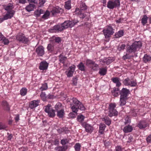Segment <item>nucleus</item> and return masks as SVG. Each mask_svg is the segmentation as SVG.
<instances>
[{"instance_id": "f257e3e1", "label": "nucleus", "mask_w": 151, "mask_h": 151, "mask_svg": "<svg viewBox=\"0 0 151 151\" xmlns=\"http://www.w3.org/2000/svg\"><path fill=\"white\" fill-rule=\"evenodd\" d=\"M72 100L73 104H70V107L73 112L76 113L79 109L82 111L85 110L83 105L76 98H73Z\"/></svg>"}, {"instance_id": "f03ea898", "label": "nucleus", "mask_w": 151, "mask_h": 151, "mask_svg": "<svg viewBox=\"0 0 151 151\" xmlns=\"http://www.w3.org/2000/svg\"><path fill=\"white\" fill-rule=\"evenodd\" d=\"M142 46V43L141 42H135L131 45L127 47L126 51L129 53H134L137 51V49L140 48Z\"/></svg>"}, {"instance_id": "7ed1b4c3", "label": "nucleus", "mask_w": 151, "mask_h": 151, "mask_svg": "<svg viewBox=\"0 0 151 151\" xmlns=\"http://www.w3.org/2000/svg\"><path fill=\"white\" fill-rule=\"evenodd\" d=\"M120 2L119 0H109L107 3V7L110 9L119 7Z\"/></svg>"}, {"instance_id": "20e7f679", "label": "nucleus", "mask_w": 151, "mask_h": 151, "mask_svg": "<svg viewBox=\"0 0 151 151\" xmlns=\"http://www.w3.org/2000/svg\"><path fill=\"white\" fill-rule=\"evenodd\" d=\"M114 29L111 26H108L105 29H104L103 32L106 38L110 37L111 35H112L114 32Z\"/></svg>"}, {"instance_id": "39448f33", "label": "nucleus", "mask_w": 151, "mask_h": 151, "mask_svg": "<svg viewBox=\"0 0 151 151\" xmlns=\"http://www.w3.org/2000/svg\"><path fill=\"white\" fill-rule=\"evenodd\" d=\"M78 21L77 20H68L65 21L61 25L64 29L68 28L69 27H73L75 24H77Z\"/></svg>"}, {"instance_id": "423d86ee", "label": "nucleus", "mask_w": 151, "mask_h": 151, "mask_svg": "<svg viewBox=\"0 0 151 151\" xmlns=\"http://www.w3.org/2000/svg\"><path fill=\"white\" fill-rule=\"evenodd\" d=\"M116 106V105L114 104H111L109 105L108 115L109 117H111L113 116L117 115L118 112L115 109Z\"/></svg>"}, {"instance_id": "0eeeda50", "label": "nucleus", "mask_w": 151, "mask_h": 151, "mask_svg": "<svg viewBox=\"0 0 151 151\" xmlns=\"http://www.w3.org/2000/svg\"><path fill=\"white\" fill-rule=\"evenodd\" d=\"M51 105L50 104H48L45 106V111L47 113L48 115L50 117L53 118L55 116V110L51 108Z\"/></svg>"}, {"instance_id": "6e6552de", "label": "nucleus", "mask_w": 151, "mask_h": 151, "mask_svg": "<svg viewBox=\"0 0 151 151\" xmlns=\"http://www.w3.org/2000/svg\"><path fill=\"white\" fill-rule=\"evenodd\" d=\"M16 39L20 42L26 44L28 42L29 40L23 34H19L16 36Z\"/></svg>"}, {"instance_id": "1a4fd4ad", "label": "nucleus", "mask_w": 151, "mask_h": 151, "mask_svg": "<svg viewBox=\"0 0 151 151\" xmlns=\"http://www.w3.org/2000/svg\"><path fill=\"white\" fill-rule=\"evenodd\" d=\"M61 25H56L54 26L52 28L49 29V32L51 33L56 32L63 30V28Z\"/></svg>"}, {"instance_id": "9d476101", "label": "nucleus", "mask_w": 151, "mask_h": 151, "mask_svg": "<svg viewBox=\"0 0 151 151\" xmlns=\"http://www.w3.org/2000/svg\"><path fill=\"white\" fill-rule=\"evenodd\" d=\"M149 124L145 120H141L139 122L137 126L140 129H143L147 127Z\"/></svg>"}, {"instance_id": "9b49d317", "label": "nucleus", "mask_w": 151, "mask_h": 151, "mask_svg": "<svg viewBox=\"0 0 151 151\" xmlns=\"http://www.w3.org/2000/svg\"><path fill=\"white\" fill-rule=\"evenodd\" d=\"M36 52L38 56H42L45 54L44 48L42 46H40L36 48Z\"/></svg>"}, {"instance_id": "f8f14e48", "label": "nucleus", "mask_w": 151, "mask_h": 151, "mask_svg": "<svg viewBox=\"0 0 151 151\" xmlns=\"http://www.w3.org/2000/svg\"><path fill=\"white\" fill-rule=\"evenodd\" d=\"M119 92L120 97L128 98L127 96L130 91L126 88H123Z\"/></svg>"}, {"instance_id": "ddd939ff", "label": "nucleus", "mask_w": 151, "mask_h": 151, "mask_svg": "<svg viewBox=\"0 0 151 151\" xmlns=\"http://www.w3.org/2000/svg\"><path fill=\"white\" fill-rule=\"evenodd\" d=\"M75 68L76 66L73 65L69 67V70L68 71H65V73L68 77H70L73 76Z\"/></svg>"}, {"instance_id": "4468645a", "label": "nucleus", "mask_w": 151, "mask_h": 151, "mask_svg": "<svg viewBox=\"0 0 151 151\" xmlns=\"http://www.w3.org/2000/svg\"><path fill=\"white\" fill-rule=\"evenodd\" d=\"M40 101L39 100L31 101L29 104V107L31 109L35 108L39 105Z\"/></svg>"}, {"instance_id": "2eb2a0df", "label": "nucleus", "mask_w": 151, "mask_h": 151, "mask_svg": "<svg viewBox=\"0 0 151 151\" xmlns=\"http://www.w3.org/2000/svg\"><path fill=\"white\" fill-rule=\"evenodd\" d=\"M48 64L45 61L41 62L40 64L39 68L41 70H46L48 67Z\"/></svg>"}, {"instance_id": "dca6fc26", "label": "nucleus", "mask_w": 151, "mask_h": 151, "mask_svg": "<svg viewBox=\"0 0 151 151\" xmlns=\"http://www.w3.org/2000/svg\"><path fill=\"white\" fill-rule=\"evenodd\" d=\"M85 128L87 132H91L93 130V128L90 124H87L86 122H84L81 124Z\"/></svg>"}, {"instance_id": "f3484780", "label": "nucleus", "mask_w": 151, "mask_h": 151, "mask_svg": "<svg viewBox=\"0 0 151 151\" xmlns=\"http://www.w3.org/2000/svg\"><path fill=\"white\" fill-rule=\"evenodd\" d=\"M4 9L7 12H10L12 11H14L13 10L14 8V6L13 3H9L6 5L4 6Z\"/></svg>"}, {"instance_id": "a211bd4d", "label": "nucleus", "mask_w": 151, "mask_h": 151, "mask_svg": "<svg viewBox=\"0 0 151 151\" xmlns=\"http://www.w3.org/2000/svg\"><path fill=\"white\" fill-rule=\"evenodd\" d=\"M114 60V59L113 58H106L101 60V62L104 63V65L105 63L106 64L108 65L113 62Z\"/></svg>"}, {"instance_id": "6ab92c4d", "label": "nucleus", "mask_w": 151, "mask_h": 151, "mask_svg": "<svg viewBox=\"0 0 151 151\" xmlns=\"http://www.w3.org/2000/svg\"><path fill=\"white\" fill-rule=\"evenodd\" d=\"M111 81L115 83L116 84V86L118 88L122 85L120 82V79L118 77L112 78L111 79Z\"/></svg>"}, {"instance_id": "aec40b11", "label": "nucleus", "mask_w": 151, "mask_h": 151, "mask_svg": "<svg viewBox=\"0 0 151 151\" xmlns=\"http://www.w3.org/2000/svg\"><path fill=\"white\" fill-rule=\"evenodd\" d=\"M15 13L14 11H12L10 12H7L6 14L4 15L3 17L5 20L11 19L13 17Z\"/></svg>"}, {"instance_id": "412c9836", "label": "nucleus", "mask_w": 151, "mask_h": 151, "mask_svg": "<svg viewBox=\"0 0 151 151\" xmlns=\"http://www.w3.org/2000/svg\"><path fill=\"white\" fill-rule=\"evenodd\" d=\"M80 9L77 8L76 9L75 12H77V11H82V10H85L87 9V6L84 2H82L80 6Z\"/></svg>"}, {"instance_id": "4be33fe9", "label": "nucleus", "mask_w": 151, "mask_h": 151, "mask_svg": "<svg viewBox=\"0 0 151 151\" xmlns=\"http://www.w3.org/2000/svg\"><path fill=\"white\" fill-rule=\"evenodd\" d=\"M2 104L4 109L7 111H9L10 106L6 101H3Z\"/></svg>"}, {"instance_id": "5701e85b", "label": "nucleus", "mask_w": 151, "mask_h": 151, "mask_svg": "<svg viewBox=\"0 0 151 151\" xmlns=\"http://www.w3.org/2000/svg\"><path fill=\"white\" fill-rule=\"evenodd\" d=\"M62 10L61 8H54L51 11V12L53 15H55L61 12V10L62 11Z\"/></svg>"}, {"instance_id": "b1692460", "label": "nucleus", "mask_w": 151, "mask_h": 151, "mask_svg": "<svg viewBox=\"0 0 151 151\" xmlns=\"http://www.w3.org/2000/svg\"><path fill=\"white\" fill-rule=\"evenodd\" d=\"M107 71V68H102L99 69V73L101 76H104L106 74Z\"/></svg>"}, {"instance_id": "393cba45", "label": "nucleus", "mask_w": 151, "mask_h": 151, "mask_svg": "<svg viewBox=\"0 0 151 151\" xmlns=\"http://www.w3.org/2000/svg\"><path fill=\"white\" fill-rule=\"evenodd\" d=\"M35 7V5L29 4L26 6L25 9L27 12H29L33 11Z\"/></svg>"}, {"instance_id": "a878e982", "label": "nucleus", "mask_w": 151, "mask_h": 151, "mask_svg": "<svg viewBox=\"0 0 151 151\" xmlns=\"http://www.w3.org/2000/svg\"><path fill=\"white\" fill-rule=\"evenodd\" d=\"M127 99L128 98L120 97V99L119 105L120 106H122L126 104V101Z\"/></svg>"}, {"instance_id": "bb28decb", "label": "nucleus", "mask_w": 151, "mask_h": 151, "mask_svg": "<svg viewBox=\"0 0 151 151\" xmlns=\"http://www.w3.org/2000/svg\"><path fill=\"white\" fill-rule=\"evenodd\" d=\"M59 61L64 64L65 62L67 59V58L66 57L64 56L62 54H60L59 56Z\"/></svg>"}, {"instance_id": "cd10ccee", "label": "nucleus", "mask_w": 151, "mask_h": 151, "mask_svg": "<svg viewBox=\"0 0 151 151\" xmlns=\"http://www.w3.org/2000/svg\"><path fill=\"white\" fill-rule=\"evenodd\" d=\"M56 151H65L67 148L65 146H58L55 147L54 149Z\"/></svg>"}, {"instance_id": "c85d7f7f", "label": "nucleus", "mask_w": 151, "mask_h": 151, "mask_svg": "<svg viewBox=\"0 0 151 151\" xmlns=\"http://www.w3.org/2000/svg\"><path fill=\"white\" fill-rule=\"evenodd\" d=\"M132 126L128 125L125 127L123 131L125 133H128L131 132L132 130Z\"/></svg>"}, {"instance_id": "c756f323", "label": "nucleus", "mask_w": 151, "mask_h": 151, "mask_svg": "<svg viewBox=\"0 0 151 151\" xmlns=\"http://www.w3.org/2000/svg\"><path fill=\"white\" fill-rule=\"evenodd\" d=\"M106 127V125L104 124H101L99 126V132L101 134H104V131Z\"/></svg>"}, {"instance_id": "7c9ffc66", "label": "nucleus", "mask_w": 151, "mask_h": 151, "mask_svg": "<svg viewBox=\"0 0 151 151\" xmlns=\"http://www.w3.org/2000/svg\"><path fill=\"white\" fill-rule=\"evenodd\" d=\"M47 49L50 52H52L54 50V44L50 43L48 45Z\"/></svg>"}, {"instance_id": "2f4dec72", "label": "nucleus", "mask_w": 151, "mask_h": 151, "mask_svg": "<svg viewBox=\"0 0 151 151\" xmlns=\"http://www.w3.org/2000/svg\"><path fill=\"white\" fill-rule=\"evenodd\" d=\"M57 115L59 118H62L63 117L64 114V111L63 109H61L57 111Z\"/></svg>"}, {"instance_id": "473e14b6", "label": "nucleus", "mask_w": 151, "mask_h": 151, "mask_svg": "<svg viewBox=\"0 0 151 151\" xmlns=\"http://www.w3.org/2000/svg\"><path fill=\"white\" fill-rule=\"evenodd\" d=\"M119 89L118 87L114 88L112 92L114 96L116 97L119 95Z\"/></svg>"}, {"instance_id": "72a5a7b5", "label": "nucleus", "mask_w": 151, "mask_h": 151, "mask_svg": "<svg viewBox=\"0 0 151 151\" xmlns=\"http://www.w3.org/2000/svg\"><path fill=\"white\" fill-rule=\"evenodd\" d=\"M151 57L150 55H148L147 54H146L144 55V56L143 58L144 62L145 63L150 61L151 60Z\"/></svg>"}, {"instance_id": "f704fd0d", "label": "nucleus", "mask_w": 151, "mask_h": 151, "mask_svg": "<svg viewBox=\"0 0 151 151\" xmlns=\"http://www.w3.org/2000/svg\"><path fill=\"white\" fill-rule=\"evenodd\" d=\"M124 35V32L123 30H121L119 31L118 32H116L115 34V38H118Z\"/></svg>"}, {"instance_id": "c9c22d12", "label": "nucleus", "mask_w": 151, "mask_h": 151, "mask_svg": "<svg viewBox=\"0 0 151 151\" xmlns=\"http://www.w3.org/2000/svg\"><path fill=\"white\" fill-rule=\"evenodd\" d=\"M102 120L103 121H104L106 124L108 125H109L111 123V120L107 117H106L103 118Z\"/></svg>"}, {"instance_id": "e433bc0d", "label": "nucleus", "mask_w": 151, "mask_h": 151, "mask_svg": "<svg viewBox=\"0 0 151 151\" xmlns=\"http://www.w3.org/2000/svg\"><path fill=\"white\" fill-rule=\"evenodd\" d=\"M148 19V17L146 15H144L143 16V18L141 19V22L143 26L145 25L147 23Z\"/></svg>"}, {"instance_id": "4c0bfd02", "label": "nucleus", "mask_w": 151, "mask_h": 151, "mask_svg": "<svg viewBox=\"0 0 151 151\" xmlns=\"http://www.w3.org/2000/svg\"><path fill=\"white\" fill-rule=\"evenodd\" d=\"M43 10L42 9H40L35 11L34 13L35 15H36L37 17H39L41 14H43Z\"/></svg>"}, {"instance_id": "58836bf2", "label": "nucleus", "mask_w": 151, "mask_h": 151, "mask_svg": "<svg viewBox=\"0 0 151 151\" xmlns=\"http://www.w3.org/2000/svg\"><path fill=\"white\" fill-rule=\"evenodd\" d=\"M77 67L78 69L81 71H84L85 70V66L82 62L80 63L77 65Z\"/></svg>"}, {"instance_id": "ea45409f", "label": "nucleus", "mask_w": 151, "mask_h": 151, "mask_svg": "<svg viewBox=\"0 0 151 151\" xmlns=\"http://www.w3.org/2000/svg\"><path fill=\"white\" fill-rule=\"evenodd\" d=\"M70 0H68L65 2V8L68 10H69L71 8Z\"/></svg>"}, {"instance_id": "a19ab883", "label": "nucleus", "mask_w": 151, "mask_h": 151, "mask_svg": "<svg viewBox=\"0 0 151 151\" xmlns=\"http://www.w3.org/2000/svg\"><path fill=\"white\" fill-rule=\"evenodd\" d=\"M85 117L84 116L82 115H80L78 116L77 118V119L78 121L81 123V124L82 123H83V122Z\"/></svg>"}, {"instance_id": "79ce46f5", "label": "nucleus", "mask_w": 151, "mask_h": 151, "mask_svg": "<svg viewBox=\"0 0 151 151\" xmlns=\"http://www.w3.org/2000/svg\"><path fill=\"white\" fill-rule=\"evenodd\" d=\"M81 145L79 143H77L75 144L74 147L75 151H80Z\"/></svg>"}, {"instance_id": "37998d69", "label": "nucleus", "mask_w": 151, "mask_h": 151, "mask_svg": "<svg viewBox=\"0 0 151 151\" xmlns=\"http://www.w3.org/2000/svg\"><path fill=\"white\" fill-rule=\"evenodd\" d=\"M123 83L125 86H129L130 85V80L128 78H127L124 80Z\"/></svg>"}, {"instance_id": "c03bdc74", "label": "nucleus", "mask_w": 151, "mask_h": 151, "mask_svg": "<svg viewBox=\"0 0 151 151\" xmlns=\"http://www.w3.org/2000/svg\"><path fill=\"white\" fill-rule=\"evenodd\" d=\"M27 89L26 88H23L20 91V94L22 96H25L27 93Z\"/></svg>"}, {"instance_id": "a18cd8bd", "label": "nucleus", "mask_w": 151, "mask_h": 151, "mask_svg": "<svg viewBox=\"0 0 151 151\" xmlns=\"http://www.w3.org/2000/svg\"><path fill=\"white\" fill-rule=\"evenodd\" d=\"M62 104L59 103H57L55 106V110L57 111L61 109Z\"/></svg>"}, {"instance_id": "49530a36", "label": "nucleus", "mask_w": 151, "mask_h": 151, "mask_svg": "<svg viewBox=\"0 0 151 151\" xmlns=\"http://www.w3.org/2000/svg\"><path fill=\"white\" fill-rule=\"evenodd\" d=\"M50 15V12L47 11L44 13V14L42 16V18L44 19H47Z\"/></svg>"}, {"instance_id": "de8ad7c7", "label": "nucleus", "mask_w": 151, "mask_h": 151, "mask_svg": "<svg viewBox=\"0 0 151 151\" xmlns=\"http://www.w3.org/2000/svg\"><path fill=\"white\" fill-rule=\"evenodd\" d=\"M76 12V13H78L81 18L83 19L86 16V15L85 13H83L82 11H79L78 12Z\"/></svg>"}, {"instance_id": "09e8293b", "label": "nucleus", "mask_w": 151, "mask_h": 151, "mask_svg": "<svg viewBox=\"0 0 151 151\" xmlns=\"http://www.w3.org/2000/svg\"><path fill=\"white\" fill-rule=\"evenodd\" d=\"M40 96L43 101H45L47 100V96H46L45 93L42 92L40 94Z\"/></svg>"}, {"instance_id": "8fccbe9b", "label": "nucleus", "mask_w": 151, "mask_h": 151, "mask_svg": "<svg viewBox=\"0 0 151 151\" xmlns=\"http://www.w3.org/2000/svg\"><path fill=\"white\" fill-rule=\"evenodd\" d=\"M47 85L46 83H45L42 85L41 87L40 88V90L42 91H44L46 90L47 88Z\"/></svg>"}, {"instance_id": "3c124183", "label": "nucleus", "mask_w": 151, "mask_h": 151, "mask_svg": "<svg viewBox=\"0 0 151 151\" xmlns=\"http://www.w3.org/2000/svg\"><path fill=\"white\" fill-rule=\"evenodd\" d=\"M68 141L67 139H62L60 141L61 144L63 146L68 143Z\"/></svg>"}, {"instance_id": "603ef678", "label": "nucleus", "mask_w": 151, "mask_h": 151, "mask_svg": "<svg viewBox=\"0 0 151 151\" xmlns=\"http://www.w3.org/2000/svg\"><path fill=\"white\" fill-rule=\"evenodd\" d=\"M94 61H92L91 60L87 59L86 60V65L87 66L91 65H92V64L94 63Z\"/></svg>"}, {"instance_id": "864d4df0", "label": "nucleus", "mask_w": 151, "mask_h": 151, "mask_svg": "<svg viewBox=\"0 0 151 151\" xmlns=\"http://www.w3.org/2000/svg\"><path fill=\"white\" fill-rule=\"evenodd\" d=\"M1 41H2V43H3L5 45H7L9 43V42L8 39L4 37L3 38V39Z\"/></svg>"}, {"instance_id": "5fc2aeb1", "label": "nucleus", "mask_w": 151, "mask_h": 151, "mask_svg": "<svg viewBox=\"0 0 151 151\" xmlns=\"http://www.w3.org/2000/svg\"><path fill=\"white\" fill-rule=\"evenodd\" d=\"M7 127V126L1 122H0V129H5Z\"/></svg>"}, {"instance_id": "6e6d98bb", "label": "nucleus", "mask_w": 151, "mask_h": 151, "mask_svg": "<svg viewBox=\"0 0 151 151\" xmlns=\"http://www.w3.org/2000/svg\"><path fill=\"white\" fill-rule=\"evenodd\" d=\"M78 78L76 77H74L73 78V84L74 86H76L77 83Z\"/></svg>"}, {"instance_id": "4d7b16f0", "label": "nucleus", "mask_w": 151, "mask_h": 151, "mask_svg": "<svg viewBox=\"0 0 151 151\" xmlns=\"http://www.w3.org/2000/svg\"><path fill=\"white\" fill-rule=\"evenodd\" d=\"M55 37V38L54 39V40H55V42L58 43H59L61 42V39L60 37Z\"/></svg>"}, {"instance_id": "13d9d810", "label": "nucleus", "mask_w": 151, "mask_h": 151, "mask_svg": "<svg viewBox=\"0 0 151 151\" xmlns=\"http://www.w3.org/2000/svg\"><path fill=\"white\" fill-rule=\"evenodd\" d=\"M92 69L94 70H96L97 68L98 67V65L96 64L95 63V62H94L91 65Z\"/></svg>"}, {"instance_id": "bf43d9fd", "label": "nucleus", "mask_w": 151, "mask_h": 151, "mask_svg": "<svg viewBox=\"0 0 151 151\" xmlns=\"http://www.w3.org/2000/svg\"><path fill=\"white\" fill-rule=\"evenodd\" d=\"M137 85V83L135 81H130V86L131 87L135 86Z\"/></svg>"}, {"instance_id": "052dcab7", "label": "nucleus", "mask_w": 151, "mask_h": 151, "mask_svg": "<svg viewBox=\"0 0 151 151\" xmlns=\"http://www.w3.org/2000/svg\"><path fill=\"white\" fill-rule=\"evenodd\" d=\"M125 47L126 45L124 44H122L120 46V47L118 48V49L120 51L122 50H124Z\"/></svg>"}, {"instance_id": "680f3d73", "label": "nucleus", "mask_w": 151, "mask_h": 151, "mask_svg": "<svg viewBox=\"0 0 151 151\" xmlns=\"http://www.w3.org/2000/svg\"><path fill=\"white\" fill-rule=\"evenodd\" d=\"M45 2V0H39V4L40 6H42Z\"/></svg>"}, {"instance_id": "e2e57ef3", "label": "nucleus", "mask_w": 151, "mask_h": 151, "mask_svg": "<svg viewBox=\"0 0 151 151\" xmlns=\"http://www.w3.org/2000/svg\"><path fill=\"white\" fill-rule=\"evenodd\" d=\"M116 22L118 23H122L123 21V19L122 18H120L115 20Z\"/></svg>"}, {"instance_id": "0e129e2a", "label": "nucleus", "mask_w": 151, "mask_h": 151, "mask_svg": "<svg viewBox=\"0 0 151 151\" xmlns=\"http://www.w3.org/2000/svg\"><path fill=\"white\" fill-rule=\"evenodd\" d=\"M146 140L148 143L151 142V135H150L147 137Z\"/></svg>"}, {"instance_id": "69168bd1", "label": "nucleus", "mask_w": 151, "mask_h": 151, "mask_svg": "<svg viewBox=\"0 0 151 151\" xmlns=\"http://www.w3.org/2000/svg\"><path fill=\"white\" fill-rule=\"evenodd\" d=\"M133 140V138L132 136L130 135L128 136V139L127 142L128 143H130Z\"/></svg>"}, {"instance_id": "338daca9", "label": "nucleus", "mask_w": 151, "mask_h": 151, "mask_svg": "<svg viewBox=\"0 0 151 151\" xmlns=\"http://www.w3.org/2000/svg\"><path fill=\"white\" fill-rule=\"evenodd\" d=\"M130 58V56L128 55L127 54L125 55H124L123 57V58L124 60H126L127 59H129Z\"/></svg>"}, {"instance_id": "774afa93", "label": "nucleus", "mask_w": 151, "mask_h": 151, "mask_svg": "<svg viewBox=\"0 0 151 151\" xmlns=\"http://www.w3.org/2000/svg\"><path fill=\"white\" fill-rule=\"evenodd\" d=\"M59 143V140L58 139H55L53 142L55 145H58Z\"/></svg>"}]
</instances>
